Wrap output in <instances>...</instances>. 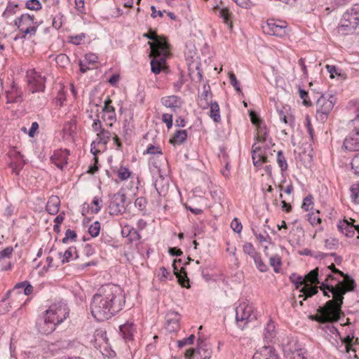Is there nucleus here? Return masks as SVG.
<instances>
[{"mask_svg":"<svg viewBox=\"0 0 359 359\" xmlns=\"http://www.w3.org/2000/svg\"><path fill=\"white\" fill-rule=\"evenodd\" d=\"M335 102L336 98L334 96L330 95L327 98L324 95H321L316 102L317 118L322 122H325L328 114L332 110Z\"/></svg>","mask_w":359,"mask_h":359,"instance_id":"nucleus-12","label":"nucleus"},{"mask_svg":"<svg viewBox=\"0 0 359 359\" xmlns=\"http://www.w3.org/2000/svg\"><path fill=\"white\" fill-rule=\"evenodd\" d=\"M355 32L354 29H351L348 25H344V23L340 22V24L335 29V32L339 36H346L348 34H351Z\"/></svg>","mask_w":359,"mask_h":359,"instance_id":"nucleus-36","label":"nucleus"},{"mask_svg":"<svg viewBox=\"0 0 359 359\" xmlns=\"http://www.w3.org/2000/svg\"><path fill=\"white\" fill-rule=\"evenodd\" d=\"M252 259L257 268L261 272H266L268 270V266L264 263L259 254H257L255 257H252Z\"/></svg>","mask_w":359,"mask_h":359,"instance_id":"nucleus-45","label":"nucleus"},{"mask_svg":"<svg viewBox=\"0 0 359 359\" xmlns=\"http://www.w3.org/2000/svg\"><path fill=\"white\" fill-rule=\"evenodd\" d=\"M231 229L236 233H241L243 229L241 223L237 218H234L231 223Z\"/></svg>","mask_w":359,"mask_h":359,"instance_id":"nucleus-62","label":"nucleus"},{"mask_svg":"<svg viewBox=\"0 0 359 359\" xmlns=\"http://www.w3.org/2000/svg\"><path fill=\"white\" fill-rule=\"evenodd\" d=\"M60 206V199L57 196L49 197L46 204V210L50 215H56L59 212Z\"/></svg>","mask_w":359,"mask_h":359,"instance_id":"nucleus-29","label":"nucleus"},{"mask_svg":"<svg viewBox=\"0 0 359 359\" xmlns=\"http://www.w3.org/2000/svg\"><path fill=\"white\" fill-rule=\"evenodd\" d=\"M187 137V133L185 130H177L172 137L170 140V142L172 144H181Z\"/></svg>","mask_w":359,"mask_h":359,"instance_id":"nucleus-32","label":"nucleus"},{"mask_svg":"<svg viewBox=\"0 0 359 359\" xmlns=\"http://www.w3.org/2000/svg\"><path fill=\"white\" fill-rule=\"evenodd\" d=\"M277 114L280 121L285 125L293 127L294 123V117L292 114L289 106H282L280 108L277 107Z\"/></svg>","mask_w":359,"mask_h":359,"instance_id":"nucleus-19","label":"nucleus"},{"mask_svg":"<svg viewBox=\"0 0 359 359\" xmlns=\"http://www.w3.org/2000/svg\"><path fill=\"white\" fill-rule=\"evenodd\" d=\"M351 198L355 204H359V183L353 184L350 189Z\"/></svg>","mask_w":359,"mask_h":359,"instance_id":"nucleus-44","label":"nucleus"},{"mask_svg":"<svg viewBox=\"0 0 359 359\" xmlns=\"http://www.w3.org/2000/svg\"><path fill=\"white\" fill-rule=\"evenodd\" d=\"M277 163L282 171L286 170L287 168V163L286 159L281 151L277 152Z\"/></svg>","mask_w":359,"mask_h":359,"instance_id":"nucleus-48","label":"nucleus"},{"mask_svg":"<svg viewBox=\"0 0 359 359\" xmlns=\"http://www.w3.org/2000/svg\"><path fill=\"white\" fill-rule=\"evenodd\" d=\"M68 314L69 309L65 304L59 302L51 305L46 311L43 320L39 323V332L44 334L51 333L67 318Z\"/></svg>","mask_w":359,"mask_h":359,"instance_id":"nucleus-4","label":"nucleus"},{"mask_svg":"<svg viewBox=\"0 0 359 359\" xmlns=\"http://www.w3.org/2000/svg\"><path fill=\"white\" fill-rule=\"evenodd\" d=\"M25 8L30 11H38L42 8V5L39 0H28L25 3Z\"/></svg>","mask_w":359,"mask_h":359,"instance_id":"nucleus-43","label":"nucleus"},{"mask_svg":"<svg viewBox=\"0 0 359 359\" xmlns=\"http://www.w3.org/2000/svg\"><path fill=\"white\" fill-rule=\"evenodd\" d=\"M195 339L194 334H191L189 337L183 339L182 340L178 341V346L182 348L186 345L193 344Z\"/></svg>","mask_w":359,"mask_h":359,"instance_id":"nucleus-58","label":"nucleus"},{"mask_svg":"<svg viewBox=\"0 0 359 359\" xmlns=\"http://www.w3.org/2000/svg\"><path fill=\"white\" fill-rule=\"evenodd\" d=\"M109 137V131L102 128L101 122L99 120L94 121L93 124L91 126V153L94 155L100 151L97 147H104L107 143Z\"/></svg>","mask_w":359,"mask_h":359,"instance_id":"nucleus-5","label":"nucleus"},{"mask_svg":"<svg viewBox=\"0 0 359 359\" xmlns=\"http://www.w3.org/2000/svg\"><path fill=\"white\" fill-rule=\"evenodd\" d=\"M18 5L9 4L3 13V17L8 18L16 13Z\"/></svg>","mask_w":359,"mask_h":359,"instance_id":"nucleus-52","label":"nucleus"},{"mask_svg":"<svg viewBox=\"0 0 359 359\" xmlns=\"http://www.w3.org/2000/svg\"><path fill=\"white\" fill-rule=\"evenodd\" d=\"M274 331H275L274 323L272 322L268 323L266 327L264 328V338L268 340H271L275 336Z\"/></svg>","mask_w":359,"mask_h":359,"instance_id":"nucleus-42","label":"nucleus"},{"mask_svg":"<svg viewBox=\"0 0 359 359\" xmlns=\"http://www.w3.org/2000/svg\"><path fill=\"white\" fill-rule=\"evenodd\" d=\"M8 156L11 158V161H25L23 156L15 148L11 149L8 153Z\"/></svg>","mask_w":359,"mask_h":359,"instance_id":"nucleus-49","label":"nucleus"},{"mask_svg":"<svg viewBox=\"0 0 359 359\" xmlns=\"http://www.w3.org/2000/svg\"><path fill=\"white\" fill-rule=\"evenodd\" d=\"M343 147L351 151H359V128H355V133L344 140Z\"/></svg>","mask_w":359,"mask_h":359,"instance_id":"nucleus-21","label":"nucleus"},{"mask_svg":"<svg viewBox=\"0 0 359 359\" xmlns=\"http://www.w3.org/2000/svg\"><path fill=\"white\" fill-rule=\"evenodd\" d=\"M169 55V49H167L165 53H161L160 50H157L155 54L150 53V57L153 59L151 61V72L155 74H158L161 72V69L165 64L167 56Z\"/></svg>","mask_w":359,"mask_h":359,"instance_id":"nucleus-16","label":"nucleus"},{"mask_svg":"<svg viewBox=\"0 0 359 359\" xmlns=\"http://www.w3.org/2000/svg\"><path fill=\"white\" fill-rule=\"evenodd\" d=\"M256 318L254 307L248 302H243L236 308V320L242 330Z\"/></svg>","mask_w":359,"mask_h":359,"instance_id":"nucleus-7","label":"nucleus"},{"mask_svg":"<svg viewBox=\"0 0 359 359\" xmlns=\"http://www.w3.org/2000/svg\"><path fill=\"white\" fill-rule=\"evenodd\" d=\"M155 187L160 196H165L168 191V179L160 176L155 182Z\"/></svg>","mask_w":359,"mask_h":359,"instance_id":"nucleus-30","label":"nucleus"},{"mask_svg":"<svg viewBox=\"0 0 359 359\" xmlns=\"http://www.w3.org/2000/svg\"><path fill=\"white\" fill-rule=\"evenodd\" d=\"M306 285L313 287V284L320 283L318 280V269L316 268L304 276Z\"/></svg>","mask_w":359,"mask_h":359,"instance_id":"nucleus-33","label":"nucleus"},{"mask_svg":"<svg viewBox=\"0 0 359 359\" xmlns=\"http://www.w3.org/2000/svg\"><path fill=\"white\" fill-rule=\"evenodd\" d=\"M72 252L73 250L72 248H69L66 250L64 252H57L56 256L58 259H60V263L63 264L69 261L71 257L72 256Z\"/></svg>","mask_w":359,"mask_h":359,"instance_id":"nucleus-39","label":"nucleus"},{"mask_svg":"<svg viewBox=\"0 0 359 359\" xmlns=\"http://www.w3.org/2000/svg\"><path fill=\"white\" fill-rule=\"evenodd\" d=\"M104 104L101 107L103 113L102 118L112 121L115 118L116 114L114 108L111 105V100L109 99L104 101Z\"/></svg>","mask_w":359,"mask_h":359,"instance_id":"nucleus-31","label":"nucleus"},{"mask_svg":"<svg viewBox=\"0 0 359 359\" xmlns=\"http://www.w3.org/2000/svg\"><path fill=\"white\" fill-rule=\"evenodd\" d=\"M15 285L19 287V290H21L24 297L29 296L34 292V287L28 281L20 282Z\"/></svg>","mask_w":359,"mask_h":359,"instance_id":"nucleus-35","label":"nucleus"},{"mask_svg":"<svg viewBox=\"0 0 359 359\" xmlns=\"http://www.w3.org/2000/svg\"><path fill=\"white\" fill-rule=\"evenodd\" d=\"M125 304L123 290L116 285H104L97 289L91 299V315L98 321L111 318Z\"/></svg>","mask_w":359,"mask_h":359,"instance_id":"nucleus-2","label":"nucleus"},{"mask_svg":"<svg viewBox=\"0 0 359 359\" xmlns=\"http://www.w3.org/2000/svg\"><path fill=\"white\" fill-rule=\"evenodd\" d=\"M256 142L252 147V158L253 163L257 167L262 166L267 161L269 155H273L275 150H272L273 144L267 142L268 130L263 124H259L257 129Z\"/></svg>","mask_w":359,"mask_h":359,"instance_id":"nucleus-3","label":"nucleus"},{"mask_svg":"<svg viewBox=\"0 0 359 359\" xmlns=\"http://www.w3.org/2000/svg\"><path fill=\"white\" fill-rule=\"evenodd\" d=\"M345 15V18L350 20L351 24L357 29V27L359 26V21H358L355 15L350 11H348L345 13H344Z\"/></svg>","mask_w":359,"mask_h":359,"instance_id":"nucleus-57","label":"nucleus"},{"mask_svg":"<svg viewBox=\"0 0 359 359\" xmlns=\"http://www.w3.org/2000/svg\"><path fill=\"white\" fill-rule=\"evenodd\" d=\"M265 33L278 37H283L287 34L286 23L285 22H276L274 20H269L262 26Z\"/></svg>","mask_w":359,"mask_h":359,"instance_id":"nucleus-13","label":"nucleus"},{"mask_svg":"<svg viewBox=\"0 0 359 359\" xmlns=\"http://www.w3.org/2000/svg\"><path fill=\"white\" fill-rule=\"evenodd\" d=\"M337 351L341 354V359H359V344L354 341V337L347 335L341 338V344Z\"/></svg>","mask_w":359,"mask_h":359,"instance_id":"nucleus-8","label":"nucleus"},{"mask_svg":"<svg viewBox=\"0 0 359 359\" xmlns=\"http://www.w3.org/2000/svg\"><path fill=\"white\" fill-rule=\"evenodd\" d=\"M28 90L32 93L43 92L46 88V77L35 69L27 72Z\"/></svg>","mask_w":359,"mask_h":359,"instance_id":"nucleus-10","label":"nucleus"},{"mask_svg":"<svg viewBox=\"0 0 359 359\" xmlns=\"http://www.w3.org/2000/svg\"><path fill=\"white\" fill-rule=\"evenodd\" d=\"M147 205V201L143 197L137 198L135 201V206L140 210H144Z\"/></svg>","mask_w":359,"mask_h":359,"instance_id":"nucleus-61","label":"nucleus"},{"mask_svg":"<svg viewBox=\"0 0 359 359\" xmlns=\"http://www.w3.org/2000/svg\"><path fill=\"white\" fill-rule=\"evenodd\" d=\"M143 36L152 41V42H148L151 54H155L158 50H160L161 53H165L167 49H169V45L165 39L160 37L155 32H150L149 33L144 34Z\"/></svg>","mask_w":359,"mask_h":359,"instance_id":"nucleus-14","label":"nucleus"},{"mask_svg":"<svg viewBox=\"0 0 359 359\" xmlns=\"http://www.w3.org/2000/svg\"><path fill=\"white\" fill-rule=\"evenodd\" d=\"M120 332L126 341H130L133 340L136 329L133 322L127 321L123 325H120Z\"/></svg>","mask_w":359,"mask_h":359,"instance_id":"nucleus-23","label":"nucleus"},{"mask_svg":"<svg viewBox=\"0 0 359 359\" xmlns=\"http://www.w3.org/2000/svg\"><path fill=\"white\" fill-rule=\"evenodd\" d=\"M76 237V233L74 231L67 229L65 232V236L63 238V243H67L68 241H74Z\"/></svg>","mask_w":359,"mask_h":359,"instance_id":"nucleus-64","label":"nucleus"},{"mask_svg":"<svg viewBox=\"0 0 359 359\" xmlns=\"http://www.w3.org/2000/svg\"><path fill=\"white\" fill-rule=\"evenodd\" d=\"M197 343H198V348H197V350L196 351L194 348L189 349L187 351V353H186V358H192L196 352H197L199 354H201V351L202 350H203V346H204L203 340L201 339V336L198 337V338L197 339Z\"/></svg>","mask_w":359,"mask_h":359,"instance_id":"nucleus-41","label":"nucleus"},{"mask_svg":"<svg viewBox=\"0 0 359 359\" xmlns=\"http://www.w3.org/2000/svg\"><path fill=\"white\" fill-rule=\"evenodd\" d=\"M180 314L174 311H169L166 315L167 327L169 331H175L179 328Z\"/></svg>","mask_w":359,"mask_h":359,"instance_id":"nucleus-26","label":"nucleus"},{"mask_svg":"<svg viewBox=\"0 0 359 359\" xmlns=\"http://www.w3.org/2000/svg\"><path fill=\"white\" fill-rule=\"evenodd\" d=\"M117 176L120 180H126L133 178L132 172L127 167L121 166L117 170Z\"/></svg>","mask_w":359,"mask_h":359,"instance_id":"nucleus-37","label":"nucleus"},{"mask_svg":"<svg viewBox=\"0 0 359 359\" xmlns=\"http://www.w3.org/2000/svg\"><path fill=\"white\" fill-rule=\"evenodd\" d=\"M126 195L119 191L114 194L111 198L109 205V213L111 215H118L122 214L126 210Z\"/></svg>","mask_w":359,"mask_h":359,"instance_id":"nucleus-15","label":"nucleus"},{"mask_svg":"<svg viewBox=\"0 0 359 359\" xmlns=\"http://www.w3.org/2000/svg\"><path fill=\"white\" fill-rule=\"evenodd\" d=\"M79 69L81 73H86L90 69V61H88L87 57L84 60L79 62Z\"/></svg>","mask_w":359,"mask_h":359,"instance_id":"nucleus-63","label":"nucleus"},{"mask_svg":"<svg viewBox=\"0 0 359 359\" xmlns=\"http://www.w3.org/2000/svg\"><path fill=\"white\" fill-rule=\"evenodd\" d=\"M6 94L8 103H18L22 101V89L14 83L11 86L10 88L6 90Z\"/></svg>","mask_w":359,"mask_h":359,"instance_id":"nucleus-22","label":"nucleus"},{"mask_svg":"<svg viewBox=\"0 0 359 359\" xmlns=\"http://www.w3.org/2000/svg\"><path fill=\"white\" fill-rule=\"evenodd\" d=\"M217 11L219 16L222 18L224 23L226 24L229 28H232V23L229 20V10L226 8H219Z\"/></svg>","mask_w":359,"mask_h":359,"instance_id":"nucleus-38","label":"nucleus"},{"mask_svg":"<svg viewBox=\"0 0 359 359\" xmlns=\"http://www.w3.org/2000/svg\"><path fill=\"white\" fill-rule=\"evenodd\" d=\"M210 116L213 119L215 122H219L221 117L219 113V107L217 102H212L210 105Z\"/></svg>","mask_w":359,"mask_h":359,"instance_id":"nucleus-34","label":"nucleus"},{"mask_svg":"<svg viewBox=\"0 0 359 359\" xmlns=\"http://www.w3.org/2000/svg\"><path fill=\"white\" fill-rule=\"evenodd\" d=\"M66 100L65 93L62 88L57 93V95L55 98L56 105H59L62 107L63 105L64 102Z\"/></svg>","mask_w":359,"mask_h":359,"instance_id":"nucleus-59","label":"nucleus"},{"mask_svg":"<svg viewBox=\"0 0 359 359\" xmlns=\"http://www.w3.org/2000/svg\"><path fill=\"white\" fill-rule=\"evenodd\" d=\"M69 151L67 149L55 150L50 157L51 162L58 168L62 169L67 163Z\"/></svg>","mask_w":359,"mask_h":359,"instance_id":"nucleus-20","label":"nucleus"},{"mask_svg":"<svg viewBox=\"0 0 359 359\" xmlns=\"http://www.w3.org/2000/svg\"><path fill=\"white\" fill-rule=\"evenodd\" d=\"M313 197H312V196L309 195V196H306V198H304L302 208L304 210L309 211V210H311L313 208Z\"/></svg>","mask_w":359,"mask_h":359,"instance_id":"nucleus-56","label":"nucleus"},{"mask_svg":"<svg viewBox=\"0 0 359 359\" xmlns=\"http://www.w3.org/2000/svg\"><path fill=\"white\" fill-rule=\"evenodd\" d=\"M161 102L165 107L170 108L174 111L180 108L182 104L181 98L175 95L163 97Z\"/></svg>","mask_w":359,"mask_h":359,"instance_id":"nucleus-27","label":"nucleus"},{"mask_svg":"<svg viewBox=\"0 0 359 359\" xmlns=\"http://www.w3.org/2000/svg\"><path fill=\"white\" fill-rule=\"evenodd\" d=\"M76 130V120L72 118L67 121L63 127V138L67 140H72L74 137Z\"/></svg>","mask_w":359,"mask_h":359,"instance_id":"nucleus-28","label":"nucleus"},{"mask_svg":"<svg viewBox=\"0 0 359 359\" xmlns=\"http://www.w3.org/2000/svg\"><path fill=\"white\" fill-rule=\"evenodd\" d=\"M252 359H278V355L273 347L263 346L254 354Z\"/></svg>","mask_w":359,"mask_h":359,"instance_id":"nucleus-24","label":"nucleus"},{"mask_svg":"<svg viewBox=\"0 0 359 359\" xmlns=\"http://www.w3.org/2000/svg\"><path fill=\"white\" fill-rule=\"evenodd\" d=\"M308 220L312 226L321 223V219L313 212L308 215Z\"/></svg>","mask_w":359,"mask_h":359,"instance_id":"nucleus-60","label":"nucleus"},{"mask_svg":"<svg viewBox=\"0 0 359 359\" xmlns=\"http://www.w3.org/2000/svg\"><path fill=\"white\" fill-rule=\"evenodd\" d=\"M243 252L248 254L252 258L255 257L258 252H256L253 245L251 243H245L243 246Z\"/></svg>","mask_w":359,"mask_h":359,"instance_id":"nucleus-50","label":"nucleus"},{"mask_svg":"<svg viewBox=\"0 0 359 359\" xmlns=\"http://www.w3.org/2000/svg\"><path fill=\"white\" fill-rule=\"evenodd\" d=\"M62 25V15L60 13L52 16V26L55 29H60Z\"/></svg>","mask_w":359,"mask_h":359,"instance_id":"nucleus-51","label":"nucleus"},{"mask_svg":"<svg viewBox=\"0 0 359 359\" xmlns=\"http://www.w3.org/2000/svg\"><path fill=\"white\" fill-rule=\"evenodd\" d=\"M94 345L96 349L99 350L102 355L105 357H113L114 351L111 348L108 343L107 332L104 329L96 330L94 334Z\"/></svg>","mask_w":359,"mask_h":359,"instance_id":"nucleus-11","label":"nucleus"},{"mask_svg":"<svg viewBox=\"0 0 359 359\" xmlns=\"http://www.w3.org/2000/svg\"><path fill=\"white\" fill-rule=\"evenodd\" d=\"M25 164V161H11L10 166L13 170V172L17 175H19L20 171L22 169Z\"/></svg>","mask_w":359,"mask_h":359,"instance_id":"nucleus-46","label":"nucleus"},{"mask_svg":"<svg viewBox=\"0 0 359 359\" xmlns=\"http://www.w3.org/2000/svg\"><path fill=\"white\" fill-rule=\"evenodd\" d=\"M270 265L276 273L280 271L281 259L278 255H274L270 258Z\"/></svg>","mask_w":359,"mask_h":359,"instance_id":"nucleus-47","label":"nucleus"},{"mask_svg":"<svg viewBox=\"0 0 359 359\" xmlns=\"http://www.w3.org/2000/svg\"><path fill=\"white\" fill-rule=\"evenodd\" d=\"M351 165L353 173L359 176V154L352 158Z\"/></svg>","mask_w":359,"mask_h":359,"instance_id":"nucleus-54","label":"nucleus"},{"mask_svg":"<svg viewBox=\"0 0 359 359\" xmlns=\"http://www.w3.org/2000/svg\"><path fill=\"white\" fill-rule=\"evenodd\" d=\"M290 279L295 285L296 289L299 290V298L303 297V299L299 301L300 306L303 305L304 300L317 294L318 288H320L319 287H309L306 285L304 277L297 276L294 273L290 276Z\"/></svg>","mask_w":359,"mask_h":359,"instance_id":"nucleus-9","label":"nucleus"},{"mask_svg":"<svg viewBox=\"0 0 359 359\" xmlns=\"http://www.w3.org/2000/svg\"><path fill=\"white\" fill-rule=\"evenodd\" d=\"M59 266V263H55L53 262V257L49 255L46 259V264L43 268L47 271L49 269H55Z\"/></svg>","mask_w":359,"mask_h":359,"instance_id":"nucleus-53","label":"nucleus"},{"mask_svg":"<svg viewBox=\"0 0 359 359\" xmlns=\"http://www.w3.org/2000/svg\"><path fill=\"white\" fill-rule=\"evenodd\" d=\"M334 273H338L344 278L343 280H338L336 285L330 283V280H335L332 274H328L324 282L319 286L323 292L324 296L332 299L327 301L323 306H320L317 313L313 319L320 323H334L340 318L341 306L344 302V296L348 292L353 291L356 287L355 280L348 274L344 273L337 269L334 264L329 267Z\"/></svg>","mask_w":359,"mask_h":359,"instance_id":"nucleus-1","label":"nucleus"},{"mask_svg":"<svg viewBox=\"0 0 359 359\" xmlns=\"http://www.w3.org/2000/svg\"><path fill=\"white\" fill-rule=\"evenodd\" d=\"M178 262H180L181 260L179 259ZM177 261L175 259L172 263L174 273L178 278V281L182 286L189 287L190 286L189 285V278L187 277L185 269L184 267H181V269L179 270L177 266Z\"/></svg>","mask_w":359,"mask_h":359,"instance_id":"nucleus-25","label":"nucleus"},{"mask_svg":"<svg viewBox=\"0 0 359 359\" xmlns=\"http://www.w3.org/2000/svg\"><path fill=\"white\" fill-rule=\"evenodd\" d=\"M338 229L347 237H353L355 235V231H357L359 238V225H355L353 222L343 219L340 220L337 224Z\"/></svg>","mask_w":359,"mask_h":359,"instance_id":"nucleus-17","label":"nucleus"},{"mask_svg":"<svg viewBox=\"0 0 359 359\" xmlns=\"http://www.w3.org/2000/svg\"><path fill=\"white\" fill-rule=\"evenodd\" d=\"M24 298V294H22L21 290H19V287L15 285L14 287L7 293V299H4L0 306L6 303V301L8 300V303L11 304L10 307H16L21 303Z\"/></svg>","mask_w":359,"mask_h":359,"instance_id":"nucleus-18","label":"nucleus"},{"mask_svg":"<svg viewBox=\"0 0 359 359\" xmlns=\"http://www.w3.org/2000/svg\"><path fill=\"white\" fill-rule=\"evenodd\" d=\"M211 95V93L209 89H205V86L204 87V91L202 93L200 98H199V105L203 109H206L208 107V98Z\"/></svg>","mask_w":359,"mask_h":359,"instance_id":"nucleus-40","label":"nucleus"},{"mask_svg":"<svg viewBox=\"0 0 359 359\" xmlns=\"http://www.w3.org/2000/svg\"><path fill=\"white\" fill-rule=\"evenodd\" d=\"M14 23L23 34L22 38H26L27 35H34L39 27L35 16L29 13H23L17 17Z\"/></svg>","mask_w":359,"mask_h":359,"instance_id":"nucleus-6","label":"nucleus"},{"mask_svg":"<svg viewBox=\"0 0 359 359\" xmlns=\"http://www.w3.org/2000/svg\"><path fill=\"white\" fill-rule=\"evenodd\" d=\"M338 240L335 238H329L325 241V246L329 250H333L338 246Z\"/></svg>","mask_w":359,"mask_h":359,"instance_id":"nucleus-55","label":"nucleus"}]
</instances>
